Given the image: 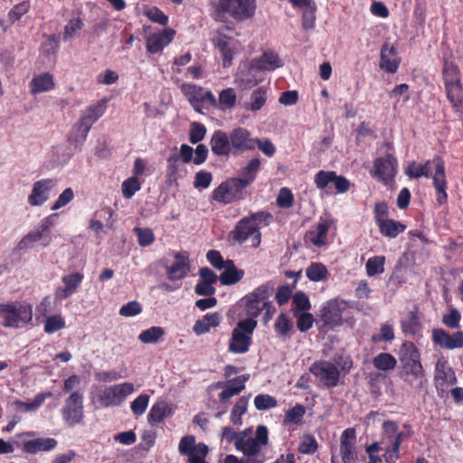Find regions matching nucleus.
I'll return each mask as SVG.
<instances>
[{
	"instance_id": "45",
	"label": "nucleus",
	"mask_w": 463,
	"mask_h": 463,
	"mask_svg": "<svg viewBox=\"0 0 463 463\" xmlns=\"http://www.w3.org/2000/svg\"><path fill=\"white\" fill-rule=\"evenodd\" d=\"M165 335L164 328L152 326L140 333L138 339L144 344L156 343Z\"/></svg>"
},
{
	"instance_id": "19",
	"label": "nucleus",
	"mask_w": 463,
	"mask_h": 463,
	"mask_svg": "<svg viewBox=\"0 0 463 463\" xmlns=\"http://www.w3.org/2000/svg\"><path fill=\"white\" fill-rule=\"evenodd\" d=\"M373 166V176L377 177L386 184L393 179L397 172V161L392 155L377 158Z\"/></svg>"
},
{
	"instance_id": "49",
	"label": "nucleus",
	"mask_w": 463,
	"mask_h": 463,
	"mask_svg": "<svg viewBox=\"0 0 463 463\" xmlns=\"http://www.w3.org/2000/svg\"><path fill=\"white\" fill-rule=\"evenodd\" d=\"M241 453L243 456L241 459L234 455H228L225 457L223 463H264L266 460L264 455Z\"/></svg>"
},
{
	"instance_id": "14",
	"label": "nucleus",
	"mask_w": 463,
	"mask_h": 463,
	"mask_svg": "<svg viewBox=\"0 0 463 463\" xmlns=\"http://www.w3.org/2000/svg\"><path fill=\"white\" fill-rule=\"evenodd\" d=\"M178 451L187 458L188 463H207L205 458L208 454V447L204 443H196L195 437L186 435L178 444Z\"/></svg>"
},
{
	"instance_id": "20",
	"label": "nucleus",
	"mask_w": 463,
	"mask_h": 463,
	"mask_svg": "<svg viewBox=\"0 0 463 463\" xmlns=\"http://www.w3.org/2000/svg\"><path fill=\"white\" fill-rule=\"evenodd\" d=\"M233 155H237L256 147V141L244 128H236L229 133Z\"/></svg>"
},
{
	"instance_id": "5",
	"label": "nucleus",
	"mask_w": 463,
	"mask_h": 463,
	"mask_svg": "<svg viewBox=\"0 0 463 463\" xmlns=\"http://www.w3.org/2000/svg\"><path fill=\"white\" fill-rule=\"evenodd\" d=\"M33 319V306L25 301H10L0 304V326L18 329Z\"/></svg>"
},
{
	"instance_id": "17",
	"label": "nucleus",
	"mask_w": 463,
	"mask_h": 463,
	"mask_svg": "<svg viewBox=\"0 0 463 463\" xmlns=\"http://www.w3.org/2000/svg\"><path fill=\"white\" fill-rule=\"evenodd\" d=\"M309 371L326 387H335L338 384L340 372L335 364L328 361L315 362Z\"/></svg>"
},
{
	"instance_id": "18",
	"label": "nucleus",
	"mask_w": 463,
	"mask_h": 463,
	"mask_svg": "<svg viewBox=\"0 0 463 463\" xmlns=\"http://www.w3.org/2000/svg\"><path fill=\"white\" fill-rule=\"evenodd\" d=\"M84 276L80 272H72L61 278L62 286H59L54 292L55 301H62L75 294L81 285Z\"/></svg>"
},
{
	"instance_id": "25",
	"label": "nucleus",
	"mask_w": 463,
	"mask_h": 463,
	"mask_svg": "<svg viewBox=\"0 0 463 463\" xmlns=\"http://www.w3.org/2000/svg\"><path fill=\"white\" fill-rule=\"evenodd\" d=\"M210 146L215 156L228 157L233 155L229 134L222 130H215L213 133Z\"/></svg>"
},
{
	"instance_id": "6",
	"label": "nucleus",
	"mask_w": 463,
	"mask_h": 463,
	"mask_svg": "<svg viewBox=\"0 0 463 463\" xmlns=\"http://www.w3.org/2000/svg\"><path fill=\"white\" fill-rule=\"evenodd\" d=\"M442 76L447 99L454 111L459 113L463 108V84L459 68L455 63L445 61Z\"/></svg>"
},
{
	"instance_id": "64",
	"label": "nucleus",
	"mask_w": 463,
	"mask_h": 463,
	"mask_svg": "<svg viewBox=\"0 0 463 463\" xmlns=\"http://www.w3.org/2000/svg\"><path fill=\"white\" fill-rule=\"evenodd\" d=\"M74 198V192L71 187H68L62 191L59 195L58 199L53 203L51 207L52 211H57L68 203H70Z\"/></svg>"
},
{
	"instance_id": "41",
	"label": "nucleus",
	"mask_w": 463,
	"mask_h": 463,
	"mask_svg": "<svg viewBox=\"0 0 463 463\" xmlns=\"http://www.w3.org/2000/svg\"><path fill=\"white\" fill-rule=\"evenodd\" d=\"M51 396H52V393L49 392H43V393H38L34 397V399L30 402H25L23 401H15L14 404L17 408L23 410L24 411H33L38 410L43 405L44 401Z\"/></svg>"
},
{
	"instance_id": "59",
	"label": "nucleus",
	"mask_w": 463,
	"mask_h": 463,
	"mask_svg": "<svg viewBox=\"0 0 463 463\" xmlns=\"http://www.w3.org/2000/svg\"><path fill=\"white\" fill-rule=\"evenodd\" d=\"M260 160L258 157L252 158L248 165L242 168L241 176L249 180L251 184L257 175V173L260 170Z\"/></svg>"
},
{
	"instance_id": "26",
	"label": "nucleus",
	"mask_w": 463,
	"mask_h": 463,
	"mask_svg": "<svg viewBox=\"0 0 463 463\" xmlns=\"http://www.w3.org/2000/svg\"><path fill=\"white\" fill-rule=\"evenodd\" d=\"M175 35V31L172 29H165L160 33L153 34L146 40L147 51L151 53H157L161 52L166 45H168Z\"/></svg>"
},
{
	"instance_id": "62",
	"label": "nucleus",
	"mask_w": 463,
	"mask_h": 463,
	"mask_svg": "<svg viewBox=\"0 0 463 463\" xmlns=\"http://www.w3.org/2000/svg\"><path fill=\"white\" fill-rule=\"evenodd\" d=\"M83 26V23L80 18H72L64 27L63 40L68 41L71 39Z\"/></svg>"
},
{
	"instance_id": "54",
	"label": "nucleus",
	"mask_w": 463,
	"mask_h": 463,
	"mask_svg": "<svg viewBox=\"0 0 463 463\" xmlns=\"http://www.w3.org/2000/svg\"><path fill=\"white\" fill-rule=\"evenodd\" d=\"M65 327V320L60 315H52L46 318L44 331L47 334H53Z\"/></svg>"
},
{
	"instance_id": "22",
	"label": "nucleus",
	"mask_w": 463,
	"mask_h": 463,
	"mask_svg": "<svg viewBox=\"0 0 463 463\" xmlns=\"http://www.w3.org/2000/svg\"><path fill=\"white\" fill-rule=\"evenodd\" d=\"M190 272L188 253L179 251L175 253V261L166 268L167 279L171 281L181 280Z\"/></svg>"
},
{
	"instance_id": "3",
	"label": "nucleus",
	"mask_w": 463,
	"mask_h": 463,
	"mask_svg": "<svg viewBox=\"0 0 463 463\" xmlns=\"http://www.w3.org/2000/svg\"><path fill=\"white\" fill-rule=\"evenodd\" d=\"M270 218L271 215L264 212H258L246 216L237 222L234 229L230 232L229 237L239 244L249 240L251 242V246L257 248L261 241L260 225L262 222H266Z\"/></svg>"
},
{
	"instance_id": "47",
	"label": "nucleus",
	"mask_w": 463,
	"mask_h": 463,
	"mask_svg": "<svg viewBox=\"0 0 463 463\" xmlns=\"http://www.w3.org/2000/svg\"><path fill=\"white\" fill-rule=\"evenodd\" d=\"M384 262L385 258L383 256L370 258L365 264L366 274L369 277L382 274L384 271Z\"/></svg>"
},
{
	"instance_id": "51",
	"label": "nucleus",
	"mask_w": 463,
	"mask_h": 463,
	"mask_svg": "<svg viewBox=\"0 0 463 463\" xmlns=\"http://www.w3.org/2000/svg\"><path fill=\"white\" fill-rule=\"evenodd\" d=\"M305 413V407L301 404H297L295 407L286 411L284 424H298L301 422Z\"/></svg>"
},
{
	"instance_id": "46",
	"label": "nucleus",
	"mask_w": 463,
	"mask_h": 463,
	"mask_svg": "<svg viewBox=\"0 0 463 463\" xmlns=\"http://www.w3.org/2000/svg\"><path fill=\"white\" fill-rule=\"evenodd\" d=\"M327 269L322 263L315 262L306 269V275L311 281H321L327 276Z\"/></svg>"
},
{
	"instance_id": "30",
	"label": "nucleus",
	"mask_w": 463,
	"mask_h": 463,
	"mask_svg": "<svg viewBox=\"0 0 463 463\" xmlns=\"http://www.w3.org/2000/svg\"><path fill=\"white\" fill-rule=\"evenodd\" d=\"M332 225V221L328 219H320L316 224L314 230L307 234L309 241L317 247H321L326 243L327 232Z\"/></svg>"
},
{
	"instance_id": "56",
	"label": "nucleus",
	"mask_w": 463,
	"mask_h": 463,
	"mask_svg": "<svg viewBox=\"0 0 463 463\" xmlns=\"http://www.w3.org/2000/svg\"><path fill=\"white\" fill-rule=\"evenodd\" d=\"M43 238V233L38 228L28 232L18 243L19 250H25L31 248L33 243L41 241Z\"/></svg>"
},
{
	"instance_id": "10",
	"label": "nucleus",
	"mask_w": 463,
	"mask_h": 463,
	"mask_svg": "<svg viewBox=\"0 0 463 463\" xmlns=\"http://www.w3.org/2000/svg\"><path fill=\"white\" fill-rule=\"evenodd\" d=\"M283 66V62L279 56L273 52H264L259 59H254L250 62L248 73L241 79V82H245V87L256 85L261 79L257 78L256 72L261 71H274Z\"/></svg>"
},
{
	"instance_id": "44",
	"label": "nucleus",
	"mask_w": 463,
	"mask_h": 463,
	"mask_svg": "<svg viewBox=\"0 0 463 463\" xmlns=\"http://www.w3.org/2000/svg\"><path fill=\"white\" fill-rule=\"evenodd\" d=\"M230 188L228 182L221 184L213 190V199L222 203H230L235 201L236 198Z\"/></svg>"
},
{
	"instance_id": "13",
	"label": "nucleus",
	"mask_w": 463,
	"mask_h": 463,
	"mask_svg": "<svg viewBox=\"0 0 463 463\" xmlns=\"http://www.w3.org/2000/svg\"><path fill=\"white\" fill-rule=\"evenodd\" d=\"M400 361L406 376L419 377L422 374L423 366L420 363V354L412 343H404L401 347Z\"/></svg>"
},
{
	"instance_id": "24",
	"label": "nucleus",
	"mask_w": 463,
	"mask_h": 463,
	"mask_svg": "<svg viewBox=\"0 0 463 463\" xmlns=\"http://www.w3.org/2000/svg\"><path fill=\"white\" fill-rule=\"evenodd\" d=\"M400 61L396 48L389 43H384L381 48L380 68L385 72L394 73L398 70Z\"/></svg>"
},
{
	"instance_id": "34",
	"label": "nucleus",
	"mask_w": 463,
	"mask_h": 463,
	"mask_svg": "<svg viewBox=\"0 0 463 463\" xmlns=\"http://www.w3.org/2000/svg\"><path fill=\"white\" fill-rule=\"evenodd\" d=\"M384 453L383 458L386 463H396L400 458V447L398 441L392 439L391 435H384L380 442Z\"/></svg>"
},
{
	"instance_id": "4",
	"label": "nucleus",
	"mask_w": 463,
	"mask_h": 463,
	"mask_svg": "<svg viewBox=\"0 0 463 463\" xmlns=\"http://www.w3.org/2000/svg\"><path fill=\"white\" fill-rule=\"evenodd\" d=\"M256 8V0H218L213 5V17L220 22L228 17L245 21L254 16Z\"/></svg>"
},
{
	"instance_id": "1",
	"label": "nucleus",
	"mask_w": 463,
	"mask_h": 463,
	"mask_svg": "<svg viewBox=\"0 0 463 463\" xmlns=\"http://www.w3.org/2000/svg\"><path fill=\"white\" fill-rule=\"evenodd\" d=\"M411 178L422 176L432 177V184L436 192V200L439 205L447 203L448 183L445 174V163L440 156H435L424 164L411 163L405 171Z\"/></svg>"
},
{
	"instance_id": "48",
	"label": "nucleus",
	"mask_w": 463,
	"mask_h": 463,
	"mask_svg": "<svg viewBox=\"0 0 463 463\" xmlns=\"http://www.w3.org/2000/svg\"><path fill=\"white\" fill-rule=\"evenodd\" d=\"M383 428L385 435H391L392 439L398 441L400 445L405 439L410 437V432L398 431V426L394 421H384Z\"/></svg>"
},
{
	"instance_id": "35",
	"label": "nucleus",
	"mask_w": 463,
	"mask_h": 463,
	"mask_svg": "<svg viewBox=\"0 0 463 463\" xmlns=\"http://www.w3.org/2000/svg\"><path fill=\"white\" fill-rule=\"evenodd\" d=\"M105 101H98L87 108L80 116V121L91 128L92 125L105 113Z\"/></svg>"
},
{
	"instance_id": "58",
	"label": "nucleus",
	"mask_w": 463,
	"mask_h": 463,
	"mask_svg": "<svg viewBox=\"0 0 463 463\" xmlns=\"http://www.w3.org/2000/svg\"><path fill=\"white\" fill-rule=\"evenodd\" d=\"M402 328L406 335H415L420 329V325L418 317L411 313L410 316L402 322Z\"/></svg>"
},
{
	"instance_id": "9",
	"label": "nucleus",
	"mask_w": 463,
	"mask_h": 463,
	"mask_svg": "<svg viewBox=\"0 0 463 463\" xmlns=\"http://www.w3.org/2000/svg\"><path fill=\"white\" fill-rule=\"evenodd\" d=\"M135 392L134 384L128 382L107 386L98 390L95 399L100 407L109 408L120 406L126 399Z\"/></svg>"
},
{
	"instance_id": "32",
	"label": "nucleus",
	"mask_w": 463,
	"mask_h": 463,
	"mask_svg": "<svg viewBox=\"0 0 463 463\" xmlns=\"http://www.w3.org/2000/svg\"><path fill=\"white\" fill-rule=\"evenodd\" d=\"M223 271L219 277L222 285H233L239 282L244 275V271L236 268L234 262L231 260H226V265L222 269Z\"/></svg>"
},
{
	"instance_id": "43",
	"label": "nucleus",
	"mask_w": 463,
	"mask_h": 463,
	"mask_svg": "<svg viewBox=\"0 0 463 463\" xmlns=\"http://www.w3.org/2000/svg\"><path fill=\"white\" fill-rule=\"evenodd\" d=\"M90 130V128H89L84 123H82L81 121L79 120L74 125V127L69 136V140L75 143L76 146L79 145H82L84 143V141L86 140Z\"/></svg>"
},
{
	"instance_id": "23",
	"label": "nucleus",
	"mask_w": 463,
	"mask_h": 463,
	"mask_svg": "<svg viewBox=\"0 0 463 463\" xmlns=\"http://www.w3.org/2000/svg\"><path fill=\"white\" fill-rule=\"evenodd\" d=\"M432 341L437 345L448 350L463 347V331H458L450 335L441 328L432 330Z\"/></svg>"
},
{
	"instance_id": "29",
	"label": "nucleus",
	"mask_w": 463,
	"mask_h": 463,
	"mask_svg": "<svg viewBox=\"0 0 463 463\" xmlns=\"http://www.w3.org/2000/svg\"><path fill=\"white\" fill-rule=\"evenodd\" d=\"M56 446L57 440L52 438H37L24 441L23 449L30 454H36L38 452L52 450Z\"/></svg>"
},
{
	"instance_id": "7",
	"label": "nucleus",
	"mask_w": 463,
	"mask_h": 463,
	"mask_svg": "<svg viewBox=\"0 0 463 463\" xmlns=\"http://www.w3.org/2000/svg\"><path fill=\"white\" fill-rule=\"evenodd\" d=\"M257 320L244 318L240 320L232 330L228 350L232 354H246L252 345V335L257 327Z\"/></svg>"
},
{
	"instance_id": "16",
	"label": "nucleus",
	"mask_w": 463,
	"mask_h": 463,
	"mask_svg": "<svg viewBox=\"0 0 463 463\" xmlns=\"http://www.w3.org/2000/svg\"><path fill=\"white\" fill-rule=\"evenodd\" d=\"M457 383L452 367L445 357H439L435 364L434 383L440 397L448 392L449 386Z\"/></svg>"
},
{
	"instance_id": "33",
	"label": "nucleus",
	"mask_w": 463,
	"mask_h": 463,
	"mask_svg": "<svg viewBox=\"0 0 463 463\" xmlns=\"http://www.w3.org/2000/svg\"><path fill=\"white\" fill-rule=\"evenodd\" d=\"M181 90L194 110L202 112V94L203 89L194 84H183L181 86Z\"/></svg>"
},
{
	"instance_id": "61",
	"label": "nucleus",
	"mask_w": 463,
	"mask_h": 463,
	"mask_svg": "<svg viewBox=\"0 0 463 463\" xmlns=\"http://www.w3.org/2000/svg\"><path fill=\"white\" fill-rule=\"evenodd\" d=\"M292 304L293 310L296 312V314L308 310L311 307L309 299L304 292H297L293 296Z\"/></svg>"
},
{
	"instance_id": "37",
	"label": "nucleus",
	"mask_w": 463,
	"mask_h": 463,
	"mask_svg": "<svg viewBox=\"0 0 463 463\" xmlns=\"http://www.w3.org/2000/svg\"><path fill=\"white\" fill-rule=\"evenodd\" d=\"M377 226L382 235L391 239L396 238L406 229V226L403 223L392 219L385 220L384 222H380Z\"/></svg>"
},
{
	"instance_id": "53",
	"label": "nucleus",
	"mask_w": 463,
	"mask_h": 463,
	"mask_svg": "<svg viewBox=\"0 0 463 463\" xmlns=\"http://www.w3.org/2000/svg\"><path fill=\"white\" fill-rule=\"evenodd\" d=\"M277 405V400L269 394H258L254 398V406L258 411H267Z\"/></svg>"
},
{
	"instance_id": "50",
	"label": "nucleus",
	"mask_w": 463,
	"mask_h": 463,
	"mask_svg": "<svg viewBox=\"0 0 463 463\" xmlns=\"http://www.w3.org/2000/svg\"><path fill=\"white\" fill-rule=\"evenodd\" d=\"M150 397L146 393L139 394L131 403L130 410L136 417L143 415L149 404Z\"/></svg>"
},
{
	"instance_id": "15",
	"label": "nucleus",
	"mask_w": 463,
	"mask_h": 463,
	"mask_svg": "<svg viewBox=\"0 0 463 463\" xmlns=\"http://www.w3.org/2000/svg\"><path fill=\"white\" fill-rule=\"evenodd\" d=\"M57 191V180L43 178L33 184L27 197L28 203L33 207L43 205Z\"/></svg>"
},
{
	"instance_id": "28",
	"label": "nucleus",
	"mask_w": 463,
	"mask_h": 463,
	"mask_svg": "<svg viewBox=\"0 0 463 463\" xmlns=\"http://www.w3.org/2000/svg\"><path fill=\"white\" fill-rule=\"evenodd\" d=\"M173 412L171 404L165 401H158L152 405L147 414V421L151 425H156L163 421L165 418L170 417Z\"/></svg>"
},
{
	"instance_id": "21",
	"label": "nucleus",
	"mask_w": 463,
	"mask_h": 463,
	"mask_svg": "<svg viewBox=\"0 0 463 463\" xmlns=\"http://www.w3.org/2000/svg\"><path fill=\"white\" fill-rule=\"evenodd\" d=\"M356 432L354 428L345 430L340 437V454L344 463H354L357 458Z\"/></svg>"
},
{
	"instance_id": "27",
	"label": "nucleus",
	"mask_w": 463,
	"mask_h": 463,
	"mask_svg": "<svg viewBox=\"0 0 463 463\" xmlns=\"http://www.w3.org/2000/svg\"><path fill=\"white\" fill-rule=\"evenodd\" d=\"M184 175V166L179 156L171 155L166 160L165 179L170 185L177 184L178 179Z\"/></svg>"
},
{
	"instance_id": "63",
	"label": "nucleus",
	"mask_w": 463,
	"mask_h": 463,
	"mask_svg": "<svg viewBox=\"0 0 463 463\" xmlns=\"http://www.w3.org/2000/svg\"><path fill=\"white\" fill-rule=\"evenodd\" d=\"M335 172L333 171H319L316 174L314 182L318 189H325L329 184H333Z\"/></svg>"
},
{
	"instance_id": "42",
	"label": "nucleus",
	"mask_w": 463,
	"mask_h": 463,
	"mask_svg": "<svg viewBox=\"0 0 463 463\" xmlns=\"http://www.w3.org/2000/svg\"><path fill=\"white\" fill-rule=\"evenodd\" d=\"M249 403V398L242 396L239 398L232 410L231 412V421L236 425L240 426L242 423L241 416L247 411Z\"/></svg>"
},
{
	"instance_id": "57",
	"label": "nucleus",
	"mask_w": 463,
	"mask_h": 463,
	"mask_svg": "<svg viewBox=\"0 0 463 463\" xmlns=\"http://www.w3.org/2000/svg\"><path fill=\"white\" fill-rule=\"evenodd\" d=\"M274 327L278 335L286 336L292 330L293 325L285 314H280L275 321Z\"/></svg>"
},
{
	"instance_id": "31",
	"label": "nucleus",
	"mask_w": 463,
	"mask_h": 463,
	"mask_svg": "<svg viewBox=\"0 0 463 463\" xmlns=\"http://www.w3.org/2000/svg\"><path fill=\"white\" fill-rule=\"evenodd\" d=\"M54 87L55 82L53 76L50 72H42L37 74L32 79L30 82L32 94L47 92L53 90Z\"/></svg>"
},
{
	"instance_id": "8",
	"label": "nucleus",
	"mask_w": 463,
	"mask_h": 463,
	"mask_svg": "<svg viewBox=\"0 0 463 463\" xmlns=\"http://www.w3.org/2000/svg\"><path fill=\"white\" fill-rule=\"evenodd\" d=\"M239 439L235 442V449L240 452L263 455L261 449L269 443V430L264 425H259L256 436L252 437V429L247 428L239 431Z\"/></svg>"
},
{
	"instance_id": "38",
	"label": "nucleus",
	"mask_w": 463,
	"mask_h": 463,
	"mask_svg": "<svg viewBox=\"0 0 463 463\" xmlns=\"http://www.w3.org/2000/svg\"><path fill=\"white\" fill-rule=\"evenodd\" d=\"M267 101V91L264 88H258L250 95V100L244 102L242 108L248 111H258L261 109Z\"/></svg>"
},
{
	"instance_id": "39",
	"label": "nucleus",
	"mask_w": 463,
	"mask_h": 463,
	"mask_svg": "<svg viewBox=\"0 0 463 463\" xmlns=\"http://www.w3.org/2000/svg\"><path fill=\"white\" fill-rule=\"evenodd\" d=\"M236 99L237 96L234 89L227 88L222 90L219 93V98L217 99V109L222 111L232 109L235 105Z\"/></svg>"
},
{
	"instance_id": "60",
	"label": "nucleus",
	"mask_w": 463,
	"mask_h": 463,
	"mask_svg": "<svg viewBox=\"0 0 463 463\" xmlns=\"http://www.w3.org/2000/svg\"><path fill=\"white\" fill-rule=\"evenodd\" d=\"M227 182L231 187L230 190H232L236 200L241 198L242 190L250 184L249 180L242 177L241 175L238 178L230 179Z\"/></svg>"
},
{
	"instance_id": "2",
	"label": "nucleus",
	"mask_w": 463,
	"mask_h": 463,
	"mask_svg": "<svg viewBox=\"0 0 463 463\" xmlns=\"http://www.w3.org/2000/svg\"><path fill=\"white\" fill-rule=\"evenodd\" d=\"M273 290V284L267 282L256 288L241 299L245 307L246 318L256 320L260 314L265 311L264 323H268L271 319L275 312V307L269 298Z\"/></svg>"
},
{
	"instance_id": "36",
	"label": "nucleus",
	"mask_w": 463,
	"mask_h": 463,
	"mask_svg": "<svg viewBox=\"0 0 463 463\" xmlns=\"http://www.w3.org/2000/svg\"><path fill=\"white\" fill-rule=\"evenodd\" d=\"M214 44L222 53L223 67H229L233 59L232 50L233 40L226 36L219 35L214 39Z\"/></svg>"
},
{
	"instance_id": "52",
	"label": "nucleus",
	"mask_w": 463,
	"mask_h": 463,
	"mask_svg": "<svg viewBox=\"0 0 463 463\" xmlns=\"http://www.w3.org/2000/svg\"><path fill=\"white\" fill-rule=\"evenodd\" d=\"M134 232L137 237V242L140 247H147L154 243L155 235L149 228L135 227Z\"/></svg>"
},
{
	"instance_id": "11",
	"label": "nucleus",
	"mask_w": 463,
	"mask_h": 463,
	"mask_svg": "<svg viewBox=\"0 0 463 463\" xmlns=\"http://www.w3.org/2000/svg\"><path fill=\"white\" fill-rule=\"evenodd\" d=\"M346 307V302L337 298L326 302L318 315L320 321L323 323V328L329 330L341 326L343 323V313Z\"/></svg>"
},
{
	"instance_id": "12",
	"label": "nucleus",
	"mask_w": 463,
	"mask_h": 463,
	"mask_svg": "<svg viewBox=\"0 0 463 463\" xmlns=\"http://www.w3.org/2000/svg\"><path fill=\"white\" fill-rule=\"evenodd\" d=\"M62 420L70 426L80 425L83 423V395L79 392H73L65 400L61 410Z\"/></svg>"
},
{
	"instance_id": "40",
	"label": "nucleus",
	"mask_w": 463,
	"mask_h": 463,
	"mask_svg": "<svg viewBox=\"0 0 463 463\" xmlns=\"http://www.w3.org/2000/svg\"><path fill=\"white\" fill-rule=\"evenodd\" d=\"M373 366L380 371H391L397 365L396 358L389 353H381L373 359Z\"/></svg>"
},
{
	"instance_id": "55",
	"label": "nucleus",
	"mask_w": 463,
	"mask_h": 463,
	"mask_svg": "<svg viewBox=\"0 0 463 463\" xmlns=\"http://www.w3.org/2000/svg\"><path fill=\"white\" fill-rule=\"evenodd\" d=\"M460 320L461 315L454 307H450L449 308V312L442 317V323L451 329H458L459 327Z\"/></svg>"
}]
</instances>
